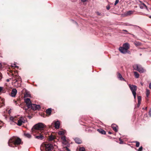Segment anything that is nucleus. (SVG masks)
I'll return each mask as SVG.
<instances>
[{
	"mask_svg": "<svg viewBox=\"0 0 151 151\" xmlns=\"http://www.w3.org/2000/svg\"><path fill=\"white\" fill-rule=\"evenodd\" d=\"M17 93V90L15 88H13L12 91L10 95L12 97H14L16 96Z\"/></svg>",
	"mask_w": 151,
	"mask_h": 151,
	"instance_id": "11",
	"label": "nucleus"
},
{
	"mask_svg": "<svg viewBox=\"0 0 151 151\" xmlns=\"http://www.w3.org/2000/svg\"><path fill=\"white\" fill-rule=\"evenodd\" d=\"M11 78L7 79L6 80V81L7 82H9L10 81V80H11Z\"/></svg>",
	"mask_w": 151,
	"mask_h": 151,
	"instance_id": "42",
	"label": "nucleus"
},
{
	"mask_svg": "<svg viewBox=\"0 0 151 151\" xmlns=\"http://www.w3.org/2000/svg\"><path fill=\"white\" fill-rule=\"evenodd\" d=\"M17 83H19L18 82H17L16 83V84H17Z\"/></svg>",
	"mask_w": 151,
	"mask_h": 151,
	"instance_id": "50",
	"label": "nucleus"
},
{
	"mask_svg": "<svg viewBox=\"0 0 151 151\" xmlns=\"http://www.w3.org/2000/svg\"><path fill=\"white\" fill-rule=\"evenodd\" d=\"M21 139L19 138L13 137L11 138L8 142V145L11 147H13L14 145H18L21 144Z\"/></svg>",
	"mask_w": 151,
	"mask_h": 151,
	"instance_id": "2",
	"label": "nucleus"
},
{
	"mask_svg": "<svg viewBox=\"0 0 151 151\" xmlns=\"http://www.w3.org/2000/svg\"><path fill=\"white\" fill-rule=\"evenodd\" d=\"M79 151H86L84 148L81 147L79 149Z\"/></svg>",
	"mask_w": 151,
	"mask_h": 151,
	"instance_id": "28",
	"label": "nucleus"
},
{
	"mask_svg": "<svg viewBox=\"0 0 151 151\" xmlns=\"http://www.w3.org/2000/svg\"><path fill=\"white\" fill-rule=\"evenodd\" d=\"M11 113V109H10L8 111V113L9 114H10Z\"/></svg>",
	"mask_w": 151,
	"mask_h": 151,
	"instance_id": "43",
	"label": "nucleus"
},
{
	"mask_svg": "<svg viewBox=\"0 0 151 151\" xmlns=\"http://www.w3.org/2000/svg\"><path fill=\"white\" fill-rule=\"evenodd\" d=\"M149 87L151 89V83L149 84Z\"/></svg>",
	"mask_w": 151,
	"mask_h": 151,
	"instance_id": "44",
	"label": "nucleus"
},
{
	"mask_svg": "<svg viewBox=\"0 0 151 151\" xmlns=\"http://www.w3.org/2000/svg\"><path fill=\"white\" fill-rule=\"evenodd\" d=\"M139 2H140L141 4H142V5H143L144 7H145V8H147L145 4L143 3V2L142 1H139Z\"/></svg>",
	"mask_w": 151,
	"mask_h": 151,
	"instance_id": "29",
	"label": "nucleus"
},
{
	"mask_svg": "<svg viewBox=\"0 0 151 151\" xmlns=\"http://www.w3.org/2000/svg\"><path fill=\"white\" fill-rule=\"evenodd\" d=\"M24 101L28 108H30V106L31 105V104H31L30 99L29 98H27L25 99Z\"/></svg>",
	"mask_w": 151,
	"mask_h": 151,
	"instance_id": "10",
	"label": "nucleus"
},
{
	"mask_svg": "<svg viewBox=\"0 0 151 151\" xmlns=\"http://www.w3.org/2000/svg\"><path fill=\"white\" fill-rule=\"evenodd\" d=\"M10 120L12 121H14V120H15V118L12 116H11L10 118Z\"/></svg>",
	"mask_w": 151,
	"mask_h": 151,
	"instance_id": "32",
	"label": "nucleus"
},
{
	"mask_svg": "<svg viewBox=\"0 0 151 151\" xmlns=\"http://www.w3.org/2000/svg\"><path fill=\"white\" fill-rule=\"evenodd\" d=\"M129 26H134V27H136L137 28H140V27L138 26H136V25H132V24H130L129 25Z\"/></svg>",
	"mask_w": 151,
	"mask_h": 151,
	"instance_id": "35",
	"label": "nucleus"
},
{
	"mask_svg": "<svg viewBox=\"0 0 151 151\" xmlns=\"http://www.w3.org/2000/svg\"><path fill=\"white\" fill-rule=\"evenodd\" d=\"M140 7L141 9H143L145 8L142 4H140Z\"/></svg>",
	"mask_w": 151,
	"mask_h": 151,
	"instance_id": "36",
	"label": "nucleus"
},
{
	"mask_svg": "<svg viewBox=\"0 0 151 151\" xmlns=\"http://www.w3.org/2000/svg\"><path fill=\"white\" fill-rule=\"evenodd\" d=\"M52 112V110L51 108H49L46 110V112L47 114L50 115L51 114Z\"/></svg>",
	"mask_w": 151,
	"mask_h": 151,
	"instance_id": "20",
	"label": "nucleus"
},
{
	"mask_svg": "<svg viewBox=\"0 0 151 151\" xmlns=\"http://www.w3.org/2000/svg\"><path fill=\"white\" fill-rule=\"evenodd\" d=\"M98 131L99 133L102 134H105L106 133V132L102 129H98Z\"/></svg>",
	"mask_w": 151,
	"mask_h": 151,
	"instance_id": "19",
	"label": "nucleus"
},
{
	"mask_svg": "<svg viewBox=\"0 0 151 151\" xmlns=\"http://www.w3.org/2000/svg\"><path fill=\"white\" fill-rule=\"evenodd\" d=\"M122 31H124V32H127V30H125V29H123V30H122Z\"/></svg>",
	"mask_w": 151,
	"mask_h": 151,
	"instance_id": "45",
	"label": "nucleus"
},
{
	"mask_svg": "<svg viewBox=\"0 0 151 151\" xmlns=\"http://www.w3.org/2000/svg\"><path fill=\"white\" fill-rule=\"evenodd\" d=\"M140 104H141V102L140 101H138L137 105L138 106L140 105Z\"/></svg>",
	"mask_w": 151,
	"mask_h": 151,
	"instance_id": "39",
	"label": "nucleus"
},
{
	"mask_svg": "<svg viewBox=\"0 0 151 151\" xmlns=\"http://www.w3.org/2000/svg\"><path fill=\"white\" fill-rule=\"evenodd\" d=\"M119 2V1H116L115 3H114V5H116V4H117Z\"/></svg>",
	"mask_w": 151,
	"mask_h": 151,
	"instance_id": "37",
	"label": "nucleus"
},
{
	"mask_svg": "<svg viewBox=\"0 0 151 151\" xmlns=\"http://www.w3.org/2000/svg\"><path fill=\"white\" fill-rule=\"evenodd\" d=\"M55 127V129H58L59 128L60 126V123L59 121H54Z\"/></svg>",
	"mask_w": 151,
	"mask_h": 151,
	"instance_id": "13",
	"label": "nucleus"
},
{
	"mask_svg": "<svg viewBox=\"0 0 151 151\" xmlns=\"http://www.w3.org/2000/svg\"><path fill=\"white\" fill-rule=\"evenodd\" d=\"M133 67L134 70H137L140 73H142L144 72V70L142 68L141 65L138 64L134 65Z\"/></svg>",
	"mask_w": 151,
	"mask_h": 151,
	"instance_id": "5",
	"label": "nucleus"
},
{
	"mask_svg": "<svg viewBox=\"0 0 151 151\" xmlns=\"http://www.w3.org/2000/svg\"><path fill=\"white\" fill-rule=\"evenodd\" d=\"M134 142L136 143V146L137 147H138L139 146V142L137 141H135Z\"/></svg>",
	"mask_w": 151,
	"mask_h": 151,
	"instance_id": "27",
	"label": "nucleus"
},
{
	"mask_svg": "<svg viewBox=\"0 0 151 151\" xmlns=\"http://www.w3.org/2000/svg\"><path fill=\"white\" fill-rule=\"evenodd\" d=\"M108 133H109V134H111V132H108Z\"/></svg>",
	"mask_w": 151,
	"mask_h": 151,
	"instance_id": "48",
	"label": "nucleus"
},
{
	"mask_svg": "<svg viewBox=\"0 0 151 151\" xmlns=\"http://www.w3.org/2000/svg\"><path fill=\"white\" fill-rule=\"evenodd\" d=\"M24 136L28 138H30L31 137L30 134L28 133H24Z\"/></svg>",
	"mask_w": 151,
	"mask_h": 151,
	"instance_id": "24",
	"label": "nucleus"
},
{
	"mask_svg": "<svg viewBox=\"0 0 151 151\" xmlns=\"http://www.w3.org/2000/svg\"><path fill=\"white\" fill-rule=\"evenodd\" d=\"M149 17H150V18H151V16H150Z\"/></svg>",
	"mask_w": 151,
	"mask_h": 151,
	"instance_id": "51",
	"label": "nucleus"
},
{
	"mask_svg": "<svg viewBox=\"0 0 151 151\" xmlns=\"http://www.w3.org/2000/svg\"><path fill=\"white\" fill-rule=\"evenodd\" d=\"M149 114V115H150V116H151V109H150V110Z\"/></svg>",
	"mask_w": 151,
	"mask_h": 151,
	"instance_id": "38",
	"label": "nucleus"
},
{
	"mask_svg": "<svg viewBox=\"0 0 151 151\" xmlns=\"http://www.w3.org/2000/svg\"><path fill=\"white\" fill-rule=\"evenodd\" d=\"M13 67H16L17 66L15 65L14 64V66H12Z\"/></svg>",
	"mask_w": 151,
	"mask_h": 151,
	"instance_id": "49",
	"label": "nucleus"
},
{
	"mask_svg": "<svg viewBox=\"0 0 151 151\" xmlns=\"http://www.w3.org/2000/svg\"><path fill=\"white\" fill-rule=\"evenodd\" d=\"M16 77V78H15L14 80L13 79V82H12V84L15 87H18L21 86V84L20 83H17V84H16V83L18 81H20L21 79L19 77Z\"/></svg>",
	"mask_w": 151,
	"mask_h": 151,
	"instance_id": "6",
	"label": "nucleus"
},
{
	"mask_svg": "<svg viewBox=\"0 0 151 151\" xmlns=\"http://www.w3.org/2000/svg\"><path fill=\"white\" fill-rule=\"evenodd\" d=\"M45 127V126L43 123H38L33 126L32 129V131L33 134L39 133V132L44 133Z\"/></svg>",
	"mask_w": 151,
	"mask_h": 151,
	"instance_id": "1",
	"label": "nucleus"
},
{
	"mask_svg": "<svg viewBox=\"0 0 151 151\" xmlns=\"http://www.w3.org/2000/svg\"><path fill=\"white\" fill-rule=\"evenodd\" d=\"M110 6H106V9L107 10H109L110 9Z\"/></svg>",
	"mask_w": 151,
	"mask_h": 151,
	"instance_id": "40",
	"label": "nucleus"
},
{
	"mask_svg": "<svg viewBox=\"0 0 151 151\" xmlns=\"http://www.w3.org/2000/svg\"><path fill=\"white\" fill-rule=\"evenodd\" d=\"M43 133H40L39 132V135L37 136H35V134H33L35 136V138L37 139H40V140H42L44 138V137L43 136V134H42Z\"/></svg>",
	"mask_w": 151,
	"mask_h": 151,
	"instance_id": "9",
	"label": "nucleus"
},
{
	"mask_svg": "<svg viewBox=\"0 0 151 151\" xmlns=\"http://www.w3.org/2000/svg\"><path fill=\"white\" fill-rule=\"evenodd\" d=\"M65 132V130L60 131L59 132L58 134L59 135H64Z\"/></svg>",
	"mask_w": 151,
	"mask_h": 151,
	"instance_id": "22",
	"label": "nucleus"
},
{
	"mask_svg": "<svg viewBox=\"0 0 151 151\" xmlns=\"http://www.w3.org/2000/svg\"><path fill=\"white\" fill-rule=\"evenodd\" d=\"M97 14L99 15H101L100 13L99 12H97Z\"/></svg>",
	"mask_w": 151,
	"mask_h": 151,
	"instance_id": "46",
	"label": "nucleus"
},
{
	"mask_svg": "<svg viewBox=\"0 0 151 151\" xmlns=\"http://www.w3.org/2000/svg\"><path fill=\"white\" fill-rule=\"evenodd\" d=\"M119 51L122 53L125 54L128 52V50L122 47H120L119 48Z\"/></svg>",
	"mask_w": 151,
	"mask_h": 151,
	"instance_id": "12",
	"label": "nucleus"
},
{
	"mask_svg": "<svg viewBox=\"0 0 151 151\" xmlns=\"http://www.w3.org/2000/svg\"><path fill=\"white\" fill-rule=\"evenodd\" d=\"M122 47L128 50L129 48V45L127 43H125L123 44Z\"/></svg>",
	"mask_w": 151,
	"mask_h": 151,
	"instance_id": "15",
	"label": "nucleus"
},
{
	"mask_svg": "<svg viewBox=\"0 0 151 151\" xmlns=\"http://www.w3.org/2000/svg\"><path fill=\"white\" fill-rule=\"evenodd\" d=\"M3 89V87H0V92H1Z\"/></svg>",
	"mask_w": 151,
	"mask_h": 151,
	"instance_id": "41",
	"label": "nucleus"
},
{
	"mask_svg": "<svg viewBox=\"0 0 151 151\" xmlns=\"http://www.w3.org/2000/svg\"><path fill=\"white\" fill-rule=\"evenodd\" d=\"M61 139L64 142H65L66 141L65 136H63L62 137H61Z\"/></svg>",
	"mask_w": 151,
	"mask_h": 151,
	"instance_id": "26",
	"label": "nucleus"
},
{
	"mask_svg": "<svg viewBox=\"0 0 151 151\" xmlns=\"http://www.w3.org/2000/svg\"><path fill=\"white\" fill-rule=\"evenodd\" d=\"M134 12V11H129L127 12L126 13V15L127 16H129L131 14H132L133 12Z\"/></svg>",
	"mask_w": 151,
	"mask_h": 151,
	"instance_id": "21",
	"label": "nucleus"
},
{
	"mask_svg": "<svg viewBox=\"0 0 151 151\" xmlns=\"http://www.w3.org/2000/svg\"><path fill=\"white\" fill-rule=\"evenodd\" d=\"M64 149L65 150H66L67 151H70V150L67 147H64Z\"/></svg>",
	"mask_w": 151,
	"mask_h": 151,
	"instance_id": "33",
	"label": "nucleus"
},
{
	"mask_svg": "<svg viewBox=\"0 0 151 151\" xmlns=\"http://www.w3.org/2000/svg\"><path fill=\"white\" fill-rule=\"evenodd\" d=\"M142 147L141 146L138 149V151H142Z\"/></svg>",
	"mask_w": 151,
	"mask_h": 151,
	"instance_id": "34",
	"label": "nucleus"
},
{
	"mask_svg": "<svg viewBox=\"0 0 151 151\" xmlns=\"http://www.w3.org/2000/svg\"><path fill=\"white\" fill-rule=\"evenodd\" d=\"M138 101H140L141 100V96H138L137 97Z\"/></svg>",
	"mask_w": 151,
	"mask_h": 151,
	"instance_id": "30",
	"label": "nucleus"
},
{
	"mask_svg": "<svg viewBox=\"0 0 151 151\" xmlns=\"http://www.w3.org/2000/svg\"><path fill=\"white\" fill-rule=\"evenodd\" d=\"M82 1V2H83V3H84L86 1H84V0H83V1Z\"/></svg>",
	"mask_w": 151,
	"mask_h": 151,
	"instance_id": "47",
	"label": "nucleus"
},
{
	"mask_svg": "<svg viewBox=\"0 0 151 151\" xmlns=\"http://www.w3.org/2000/svg\"><path fill=\"white\" fill-rule=\"evenodd\" d=\"M146 97L147 98L150 94V91L149 89H146Z\"/></svg>",
	"mask_w": 151,
	"mask_h": 151,
	"instance_id": "23",
	"label": "nucleus"
},
{
	"mask_svg": "<svg viewBox=\"0 0 151 151\" xmlns=\"http://www.w3.org/2000/svg\"><path fill=\"white\" fill-rule=\"evenodd\" d=\"M111 127L113 130L115 132L118 131L117 129L118 128V126L115 124H113L111 125Z\"/></svg>",
	"mask_w": 151,
	"mask_h": 151,
	"instance_id": "14",
	"label": "nucleus"
},
{
	"mask_svg": "<svg viewBox=\"0 0 151 151\" xmlns=\"http://www.w3.org/2000/svg\"><path fill=\"white\" fill-rule=\"evenodd\" d=\"M135 77L136 78H138L139 76V74L136 71L134 72Z\"/></svg>",
	"mask_w": 151,
	"mask_h": 151,
	"instance_id": "25",
	"label": "nucleus"
},
{
	"mask_svg": "<svg viewBox=\"0 0 151 151\" xmlns=\"http://www.w3.org/2000/svg\"><path fill=\"white\" fill-rule=\"evenodd\" d=\"M129 86L133 95L134 99H135L136 95V91L137 89V86L131 84H129Z\"/></svg>",
	"mask_w": 151,
	"mask_h": 151,
	"instance_id": "4",
	"label": "nucleus"
},
{
	"mask_svg": "<svg viewBox=\"0 0 151 151\" xmlns=\"http://www.w3.org/2000/svg\"><path fill=\"white\" fill-rule=\"evenodd\" d=\"M30 108H31L32 109L34 110H35L40 109V106L39 105L32 104L30 106Z\"/></svg>",
	"mask_w": 151,
	"mask_h": 151,
	"instance_id": "8",
	"label": "nucleus"
},
{
	"mask_svg": "<svg viewBox=\"0 0 151 151\" xmlns=\"http://www.w3.org/2000/svg\"><path fill=\"white\" fill-rule=\"evenodd\" d=\"M3 124L4 123L2 122H0V129L2 127Z\"/></svg>",
	"mask_w": 151,
	"mask_h": 151,
	"instance_id": "31",
	"label": "nucleus"
},
{
	"mask_svg": "<svg viewBox=\"0 0 151 151\" xmlns=\"http://www.w3.org/2000/svg\"><path fill=\"white\" fill-rule=\"evenodd\" d=\"M74 140L75 142L78 144H80L81 143V140L78 138H76L74 139Z\"/></svg>",
	"mask_w": 151,
	"mask_h": 151,
	"instance_id": "17",
	"label": "nucleus"
},
{
	"mask_svg": "<svg viewBox=\"0 0 151 151\" xmlns=\"http://www.w3.org/2000/svg\"><path fill=\"white\" fill-rule=\"evenodd\" d=\"M117 77L121 81H125V79L119 73H117Z\"/></svg>",
	"mask_w": 151,
	"mask_h": 151,
	"instance_id": "16",
	"label": "nucleus"
},
{
	"mask_svg": "<svg viewBox=\"0 0 151 151\" xmlns=\"http://www.w3.org/2000/svg\"><path fill=\"white\" fill-rule=\"evenodd\" d=\"M55 138V137L54 135H51L49 136L48 139L49 141H52Z\"/></svg>",
	"mask_w": 151,
	"mask_h": 151,
	"instance_id": "18",
	"label": "nucleus"
},
{
	"mask_svg": "<svg viewBox=\"0 0 151 151\" xmlns=\"http://www.w3.org/2000/svg\"><path fill=\"white\" fill-rule=\"evenodd\" d=\"M25 120L23 117H20L18 121L17 125L19 126H21L23 123H24L25 122Z\"/></svg>",
	"mask_w": 151,
	"mask_h": 151,
	"instance_id": "7",
	"label": "nucleus"
},
{
	"mask_svg": "<svg viewBox=\"0 0 151 151\" xmlns=\"http://www.w3.org/2000/svg\"><path fill=\"white\" fill-rule=\"evenodd\" d=\"M53 145L50 144H42L40 147L41 151H50L53 148Z\"/></svg>",
	"mask_w": 151,
	"mask_h": 151,
	"instance_id": "3",
	"label": "nucleus"
}]
</instances>
